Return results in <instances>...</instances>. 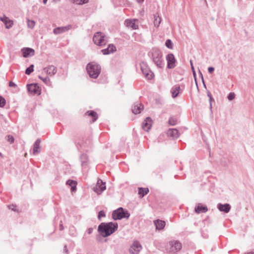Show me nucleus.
<instances>
[{"mask_svg":"<svg viewBox=\"0 0 254 254\" xmlns=\"http://www.w3.org/2000/svg\"><path fill=\"white\" fill-rule=\"evenodd\" d=\"M118 224L116 222L101 223L98 227V231L103 237H107L117 230Z\"/></svg>","mask_w":254,"mask_h":254,"instance_id":"obj_1","label":"nucleus"},{"mask_svg":"<svg viewBox=\"0 0 254 254\" xmlns=\"http://www.w3.org/2000/svg\"><path fill=\"white\" fill-rule=\"evenodd\" d=\"M148 56L157 67L162 68L164 67V61L160 50L157 48H153L148 52Z\"/></svg>","mask_w":254,"mask_h":254,"instance_id":"obj_2","label":"nucleus"},{"mask_svg":"<svg viewBox=\"0 0 254 254\" xmlns=\"http://www.w3.org/2000/svg\"><path fill=\"white\" fill-rule=\"evenodd\" d=\"M86 70L91 78L96 79L101 72V66L95 62H91L87 64Z\"/></svg>","mask_w":254,"mask_h":254,"instance_id":"obj_3","label":"nucleus"},{"mask_svg":"<svg viewBox=\"0 0 254 254\" xmlns=\"http://www.w3.org/2000/svg\"><path fill=\"white\" fill-rule=\"evenodd\" d=\"M93 42L95 45L102 47L107 43L108 37L104 33L101 32H97L93 35Z\"/></svg>","mask_w":254,"mask_h":254,"instance_id":"obj_4","label":"nucleus"},{"mask_svg":"<svg viewBox=\"0 0 254 254\" xmlns=\"http://www.w3.org/2000/svg\"><path fill=\"white\" fill-rule=\"evenodd\" d=\"M130 214L127 211H125L123 207H119L114 210L112 213V218L115 220L128 218Z\"/></svg>","mask_w":254,"mask_h":254,"instance_id":"obj_5","label":"nucleus"},{"mask_svg":"<svg viewBox=\"0 0 254 254\" xmlns=\"http://www.w3.org/2000/svg\"><path fill=\"white\" fill-rule=\"evenodd\" d=\"M167 248V251L170 254H176L182 249V244L178 241H172L169 242Z\"/></svg>","mask_w":254,"mask_h":254,"instance_id":"obj_6","label":"nucleus"},{"mask_svg":"<svg viewBox=\"0 0 254 254\" xmlns=\"http://www.w3.org/2000/svg\"><path fill=\"white\" fill-rule=\"evenodd\" d=\"M141 71L144 77L148 79H151L153 77V73L150 70L146 63L142 62L140 64Z\"/></svg>","mask_w":254,"mask_h":254,"instance_id":"obj_7","label":"nucleus"},{"mask_svg":"<svg viewBox=\"0 0 254 254\" xmlns=\"http://www.w3.org/2000/svg\"><path fill=\"white\" fill-rule=\"evenodd\" d=\"M27 90L30 94L32 95H40L41 94V90L37 83L28 84Z\"/></svg>","mask_w":254,"mask_h":254,"instance_id":"obj_8","label":"nucleus"},{"mask_svg":"<svg viewBox=\"0 0 254 254\" xmlns=\"http://www.w3.org/2000/svg\"><path fill=\"white\" fill-rule=\"evenodd\" d=\"M105 190H106L105 183L99 179L96 186L93 188V190L98 194H100Z\"/></svg>","mask_w":254,"mask_h":254,"instance_id":"obj_9","label":"nucleus"},{"mask_svg":"<svg viewBox=\"0 0 254 254\" xmlns=\"http://www.w3.org/2000/svg\"><path fill=\"white\" fill-rule=\"evenodd\" d=\"M142 249L141 244L138 241H134L129 249L132 254H137Z\"/></svg>","mask_w":254,"mask_h":254,"instance_id":"obj_10","label":"nucleus"},{"mask_svg":"<svg viewBox=\"0 0 254 254\" xmlns=\"http://www.w3.org/2000/svg\"><path fill=\"white\" fill-rule=\"evenodd\" d=\"M166 60L167 61V67L169 69L173 68L175 67L176 59L174 55L172 54H169L166 56Z\"/></svg>","mask_w":254,"mask_h":254,"instance_id":"obj_11","label":"nucleus"},{"mask_svg":"<svg viewBox=\"0 0 254 254\" xmlns=\"http://www.w3.org/2000/svg\"><path fill=\"white\" fill-rule=\"evenodd\" d=\"M0 20L4 23L6 29H10L13 25V20L10 19L5 15L0 17Z\"/></svg>","mask_w":254,"mask_h":254,"instance_id":"obj_12","label":"nucleus"},{"mask_svg":"<svg viewBox=\"0 0 254 254\" xmlns=\"http://www.w3.org/2000/svg\"><path fill=\"white\" fill-rule=\"evenodd\" d=\"M72 27L71 25H68L63 27H58L55 28L53 30V32L55 34L58 35L65 32L70 30Z\"/></svg>","mask_w":254,"mask_h":254,"instance_id":"obj_13","label":"nucleus"},{"mask_svg":"<svg viewBox=\"0 0 254 254\" xmlns=\"http://www.w3.org/2000/svg\"><path fill=\"white\" fill-rule=\"evenodd\" d=\"M152 121L150 117H147L143 122L142 127L143 130L148 131L152 126Z\"/></svg>","mask_w":254,"mask_h":254,"instance_id":"obj_14","label":"nucleus"},{"mask_svg":"<svg viewBox=\"0 0 254 254\" xmlns=\"http://www.w3.org/2000/svg\"><path fill=\"white\" fill-rule=\"evenodd\" d=\"M23 57L27 58L29 57H32L34 55V50L30 48H23L21 50Z\"/></svg>","mask_w":254,"mask_h":254,"instance_id":"obj_15","label":"nucleus"},{"mask_svg":"<svg viewBox=\"0 0 254 254\" xmlns=\"http://www.w3.org/2000/svg\"><path fill=\"white\" fill-rule=\"evenodd\" d=\"M81 165L83 168H86L89 164L88 157L86 154L83 153L80 156Z\"/></svg>","mask_w":254,"mask_h":254,"instance_id":"obj_16","label":"nucleus"},{"mask_svg":"<svg viewBox=\"0 0 254 254\" xmlns=\"http://www.w3.org/2000/svg\"><path fill=\"white\" fill-rule=\"evenodd\" d=\"M143 109V105L139 102L135 103L132 106V112L134 114H137L141 113Z\"/></svg>","mask_w":254,"mask_h":254,"instance_id":"obj_17","label":"nucleus"},{"mask_svg":"<svg viewBox=\"0 0 254 254\" xmlns=\"http://www.w3.org/2000/svg\"><path fill=\"white\" fill-rule=\"evenodd\" d=\"M43 70L45 73L50 76H53L57 72V68L54 65H49L48 67H45Z\"/></svg>","mask_w":254,"mask_h":254,"instance_id":"obj_18","label":"nucleus"},{"mask_svg":"<svg viewBox=\"0 0 254 254\" xmlns=\"http://www.w3.org/2000/svg\"><path fill=\"white\" fill-rule=\"evenodd\" d=\"M217 208L219 211L224 212L225 213H228L231 209V206L228 203L222 204L221 203H218L217 205Z\"/></svg>","mask_w":254,"mask_h":254,"instance_id":"obj_19","label":"nucleus"},{"mask_svg":"<svg viewBox=\"0 0 254 254\" xmlns=\"http://www.w3.org/2000/svg\"><path fill=\"white\" fill-rule=\"evenodd\" d=\"M116 51V47L113 44L109 45L107 48L101 50V52L103 55H109L113 53Z\"/></svg>","mask_w":254,"mask_h":254,"instance_id":"obj_20","label":"nucleus"},{"mask_svg":"<svg viewBox=\"0 0 254 254\" xmlns=\"http://www.w3.org/2000/svg\"><path fill=\"white\" fill-rule=\"evenodd\" d=\"M40 143L41 140L39 138L37 139L33 144V154L36 155L40 152Z\"/></svg>","mask_w":254,"mask_h":254,"instance_id":"obj_21","label":"nucleus"},{"mask_svg":"<svg viewBox=\"0 0 254 254\" xmlns=\"http://www.w3.org/2000/svg\"><path fill=\"white\" fill-rule=\"evenodd\" d=\"M180 90L181 88L180 85H175L174 86H173L171 90L172 97H177L179 94Z\"/></svg>","mask_w":254,"mask_h":254,"instance_id":"obj_22","label":"nucleus"},{"mask_svg":"<svg viewBox=\"0 0 254 254\" xmlns=\"http://www.w3.org/2000/svg\"><path fill=\"white\" fill-rule=\"evenodd\" d=\"M136 20L135 19H126L125 20V24L127 27H130L133 29H136L138 28V25L136 24Z\"/></svg>","mask_w":254,"mask_h":254,"instance_id":"obj_23","label":"nucleus"},{"mask_svg":"<svg viewBox=\"0 0 254 254\" xmlns=\"http://www.w3.org/2000/svg\"><path fill=\"white\" fill-rule=\"evenodd\" d=\"M207 210V207L206 206L201 205V204H198V205L195 207V212L198 214L205 213Z\"/></svg>","mask_w":254,"mask_h":254,"instance_id":"obj_24","label":"nucleus"},{"mask_svg":"<svg viewBox=\"0 0 254 254\" xmlns=\"http://www.w3.org/2000/svg\"><path fill=\"white\" fill-rule=\"evenodd\" d=\"M154 224L155 225L156 229L157 230H161L164 228L165 226V222L164 221L158 219L154 221Z\"/></svg>","mask_w":254,"mask_h":254,"instance_id":"obj_25","label":"nucleus"},{"mask_svg":"<svg viewBox=\"0 0 254 254\" xmlns=\"http://www.w3.org/2000/svg\"><path fill=\"white\" fill-rule=\"evenodd\" d=\"M168 135L176 138L179 137V131L177 129L172 128L169 129L167 131Z\"/></svg>","mask_w":254,"mask_h":254,"instance_id":"obj_26","label":"nucleus"},{"mask_svg":"<svg viewBox=\"0 0 254 254\" xmlns=\"http://www.w3.org/2000/svg\"><path fill=\"white\" fill-rule=\"evenodd\" d=\"M149 191L148 188H138V194L140 197H144L146 195Z\"/></svg>","mask_w":254,"mask_h":254,"instance_id":"obj_27","label":"nucleus"},{"mask_svg":"<svg viewBox=\"0 0 254 254\" xmlns=\"http://www.w3.org/2000/svg\"><path fill=\"white\" fill-rule=\"evenodd\" d=\"M66 185L71 187V191H74L76 189V182L73 180H68L66 181Z\"/></svg>","mask_w":254,"mask_h":254,"instance_id":"obj_28","label":"nucleus"},{"mask_svg":"<svg viewBox=\"0 0 254 254\" xmlns=\"http://www.w3.org/2000/svg\"><path fill=\"white\" fill-rule=\"evenodd\" d=\"M86 115L93 118L92 121L94 122L98 119V115L96 112L94 111H88L86 112Z\"/></svg>","mask_w":254,"mask_h":254,"instance_id":"obj_29","label":"nucleus"},{"mask_svg":"<svg viewBox=\"0 0 254 254\" xmlns=\"http://www.w3.org/2000/svg\"><path fill=\"white\" fill-rule=\"evenodd\" d=\"M161 18L158 15H154V24L155 26L158 27L161 23Z\"/></svg>","mask_w":254,"mask_h":254,"instance_id":"obj_30","label":"nucleus"},{"mask_svg":"<svg viewBox=\"0 0 254 254\" xmlns=\"http://www.w3.org/2000/svg\"><path fill=\"white\" fill-rule=\"evenodd\" d=\"M34 70V65L31 64L26 69L25 73L27 75H29Z\"/></svg>","mask_w":254,"mask_h":254,"instance_id":"obj_31","label":"nucleus"},{"mask_svg":"<svg viewBox=\"0 0 254 254\" xmlns=\"http://www.w3.org/2000/svg\"><path fill=\"white\" fill-rule=\"evenodd\" d=\"M165 45L168 48L170 49H172L173 48V43L170 39H167L166 40L165 42Z\"/></svg>","mask_w":254,"mask_h":254,"instance_id":"obj_32","label":"nucleus"},{"mask_svg":"<svg viewBox=\"0 0 254 254\" xmlns=\"http://www.w3.org/2000/svg\"><path fill=\"white\" fill-rule=\"evenodd\" d=\"M39 78L40 79H41L47 85L50 84V79L48 77H43L41 76H39Z\"/></svg>","mask_w":254,"mask_h":254,"instance_id":"obj_33","label":"nucleus"},{"mask_svg":"<svg viewBox=\"0 0 254 254\" xmlns=\"http://www.w3.org/2000/svg\"><path fill=\"white\" fill-rule=\"evenodd\" d=\"M27 26L28 27L32 29L34 28L35 25V22L34 20H31L29 19H27Z\"/></svg>","mask_w":254,"mask_h":254,"instance_id":"obj_34","label":"nucleus"},{"mask_svg":"<svg viewBox=\"0 0 254 254\" xmlns=\"http://www.w3.org/2000/svg\"><path fill=\"white\" fill-rule=\"evenodd\" d=\"M106 216L105 212L104 210H101L98 212V218L100 220L102 217H105Z\"/></svg>","mask_w":254,"mask_h":254,"instance_id":"obj_35","label":"nucleus"},{"mask_svg":"<svg viewBox=\"0 0 254 254\" xmlns=\"http://www.w3.org/2000/svg\"><path fill=\"white\" fill-rule=\"evenodd\" d=\"M5 99L0 96V107H3L5 106Z\"/></svg>","mask_w":254,"mask_h":254,"instance_id":"obj_36","label":"nucleus"},{"mask_svg":"<svg viewBox=\"0 0 254 254\" xmlns=\"http://www.w3.org/2000/svg\"><path fill=\"white\" fill-rule=\"evenodd\" d=\"M168 123L170 125L175 126L177 124V121L174 120L173 118H171V119H169V120L168 121Z\"/></svg>","mask_w":254,"mask_h":254,"instance_id":"obj_37","label":"nucleus"},{"mask_svg":"<svg viewBox=\"0 0 254 254\" xmlns=\"http://www.w3.org/2000/svg\"><path fill=\"white\" fill-rule=\"evenodd\" d=\"M235 94L233 92L230 93L227 96V98L229 100H232L233 99H234L235 98Z\"/></svg>","mask_w":254,"mask_h":254,"instance_id":"obj_38","label":"nucleus"},{"mask_svg":"<svg viewBox=\"0 0 254 254\" xmlns=\"http://www.w3.org/2000/svg\"><path fill=\"white\" fill-rule=\"evenodd\" d=\"M6 137L7 138V141L9 142H10V143H12L14 142V138L12 135H7Z\"/></svg>","mask_w":254,"mask_h":254,"instance_id":"obj_39","label":"nucleus"},{"mask_svg":"<svg viewBox=\"0 0 254 254\" xmlns=\"http://www.w3.org/2000/svg\"><path fill=\"white\" fill-rule=\"evenodd\" d=\"M190 64L191 69V70L192 71L193 76H194V78H195L196 73H195V70H194V66L193 65L192 62V61L191 60L190 61Z\"/></svg>","mask_w":254,"mask_h":254,"instance_id":"obj_40","label":"nucleus"},{"mask_svg":"<svg viewBox=\"0 0 254 254\" xmlns=\"http://www.w3.org/2000/svg\"><path fill=\"white\" fill-rule=\"evenodd\" d=\"M207 96L209 98L210 108V109H211L212 108L211 101H212V96L211 95L210 92H209V91L207 92Z\"/></svg>","mask_w":254,"mask_h":254,"instance_id":"obj_41","label":"nucleus"},{"mask_svg":"<svg viewBox=\"0 0 254 254\" xmlns=\"http://www.w3.org/2000/svg\"><path fill=\"white\" fill-rule=\"evenodd\" d=\"M88 1V0H80L79 2L78 3L79 4H82L84 3H86Z\"/></svg>","mask_w":254,"mask_h":254,"instance_id":"obj_42","label":"nucleus"},{"mask_svg":"<svg viewBox=\"0 0 254 254\" xmlns=\"http://www.w3.org/2000/svg\"><path fill=\"white\" fill-rule=\"evenodd\" d=\"M93 231V228H89L87 230V233L88 234H91L92 233Z\"/></svg>","mask_w":254,"mask_h":254,"instance_id":"obj_43","label":"nucleus"},{"mask_svg":"<svg viewBox=\"0 0 254 254\" xmlns=\"http://www.w3.org/2000/svg\"><path fill=\"white\" fill-rule=\"evenodd\" d=\"M214 70V68L213 67H209L208 68V71L209 73H211Z\"/></svg>","mask_w":254,"mask_h":254,"instance_id":"obj_44","label":"nucleus"},{"mask_svg":"<svg viewBox=\"0 0 254 254\" xmlns=\"http://www.w3.org/2000/svg\"><path fill=\"white\" fill-rule=\"evenodd\" d=\"M9 86L10 87H15V86H16V84L15 83H14L12 81H10L9 83Z\"/></svg>","mask_w":254,"mask_h":254,"instance_id":"obj_45","label":"nucleus"},{"mask_svg":"<svg viewBox=\"0 0 254 254\" xmlns=\"http://www.w3.org/2000/svg\"><path fill=\"white\" fill-rule=\"evenodd\" d=\"M199 73L201 76V79H202V82L203 83V85L204 86H205V83H204V80H203V75H202V73L201 72L200 70H199Z\"/></svg>","mask_w":254,"mask_h":254,"instance_id":"obj_46","label":"nucleus"},{"mask_svg":"<svg viewBox=\"0 0 254 254\" xmlns=\"http://www.w3.org/2000/svg\"><path fill=\"white\" fill-rule=\"evenodd\" d=\"M9 208L11 209L13 211H16V206L14 205H12L9 206Z\"/></svg>","mask_w":254,"mask_h":254,"instance_id":"obj_47","label":"nucleus"},{"mask_svg":"<svg viewBox=\"0 0 254 254\" xmlns=\"http://www.w3.org/2000/svg\"><path fill=\"white\" fill-rule=\"evenodd\" d=\"M67 247H66V246L65 245L64 247V252L67 253Z\"/></svg>","mask_w":254,"mask_h":254,"instance_id":"obj_48","label":"nucleus"},{"mask_svg":"<svg viewBox=\"0 0 254 254\" xmlns=\"http://www.w3.org/2000/svg\"><path fill=\"white\" fill-rule=\"evenodd\" d=\"M137 2L139 3H141L144 1V0H136Z\"/></svg>","mask_w":254,"mask_h":254,"instance_id":"obj_49","label":"nucleus"},{"mask_svg":"<svg viewBox=\"0 0 254 254\" xmlns=\"http://www.w3.org/2000/svg\"><path fill=\"white\" fill-rule=\"evenodd\" d=\"M60 230H63L64 229V227L62 224L60 225Z\"/></svg>","mask_w":254,"mask_h":254,"instance_id":"obj_50","label":"nucleus"},{"mask_svg":"<svg viewBox=\"0 0 254 254\" xmlns=\"http://www.w3.org/2000/svg\"><path fill=\"white\" fill-rule=\"evenodd\" d=\"M245 254H254V252H249V253H245Z\"/></svg>","mask_w":254,"mask_h":254,"instance_id":"obj_51","label":"nucleus"},{"mask_svg":"<svg viewBox=\"0 0 254 254\" xmlns=\"http://www.w3.org/2000/svg\"><path fill=\"white\" fill-rule=\"evenodd\" d=\"M47 1H48V0H43V1L44 4H46L47 3Z\"/></svg>","mask_w":254,"mask_h":254,"instance_id":"obj_52","label":"nucleus"},{"mask_svg":"<svg viewBox=\"0 0 254 254\" xmlns=\"http://www.w3.org/2000/svg\"><path fill=\"white\" fill-rule=\"evenodd\" d=\"M0 156L2 157V154L0 152Z\"/></svg>","mask_w":254,"mask_h":254,"instance_id":"obj_53","label":"nucleus"}]
</instances>
